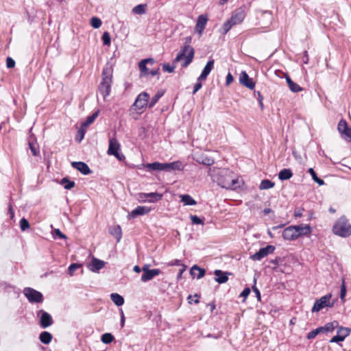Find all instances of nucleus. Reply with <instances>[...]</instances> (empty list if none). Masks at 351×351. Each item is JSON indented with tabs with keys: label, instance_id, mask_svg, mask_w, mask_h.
Wrapping results in <instances>:
<instances>
[{
	"label": "nucleus",
	"instance_id": "b1692460",
	"mask_svg": "<svg viewBox=\"0 0 351 351\" xmlns=\"http://www.w3.org/2000/svg\"><path fill=\"white\" fill-rule=\"evenodd\" d=\"M167 167L168 172L175 170L181 171L183 169L182 162L180 160L174 161L169 163L167 162Z\"/></svg>",
	"mask_w": 351,
	"mask_h": 351
},
{
	"label": "nucleus",
	"instance_id": "412c9836",
	"mask_svg": "<svg viewBox=\"0 0 351 351\" xmlns=\"http://www.w3.org/2000/svg\"><path fill=\"white\" fill-rule=\"evenodd\" d=\"M105 265V262L97 259L96 258H93L91 263L88 265V268L90 271L93 272H97L100 269H101Z\"/></svg>",
	"mask_w": 351,
	"mask_h": 351
},
{
	"label": "nucleus",
	"instance_id": "4c0bfd02",
	"mask_svg": "<svg viewBox=\"0 0 351 351\" xmlns=\"http://www.w3.org/2000/svg\"><path fill=\"white\" fill-rule=\"evenodd\" d=\"M308 172L311 174L313 180L314 182L317 183L319 185H323L324 184V181L322 180L321 178H318L315 171L313 170V168H309L308 170Z\"/></svg>",
	"mask_w": 351,
	"mask_h": 351
},
{
	"label": "nucleus",
	"instance_id": "58836bf2",
	"mask_svg": "<svg viewBox=\"0 0 351 351\" xmlns=\"http://www.w3.org/2000/svg\"><path fill=\"white\" fill-rule=\"evenodd\" d=\"M320 333H323V330L321 326L309 332L307 335V338L308 339H313Z\"/></svg>",
	"mask_w": 351,
	"mask_h": 351
},
{
	"label": "nucleus",
	"instance_id": "72a5a7b5",
	"mask_svg": "<svg viewBox=\"0 0 351 351\" xmlns=\"http://www.w3.org/2000/svg\"><path fill=\"white\" fill-rule=\"evenodd\" d=\"M214 63L215 60L213 59L209 60L206 66H204L202 73L208 77V75H209V73L214 67Z\"/></svg>",
	"mask_w": 351,
	"mask_h": 351
},
{
	"label": "nucleus",
	"instance_id": "774afa93",
	"mask_svg": "<svg viewBox=\"0 0 351 351\" xmlns=\"http://www.w3.org/2000/svg\"><path fill=\"white\" fill-rule=\"evenodd\" d=\"M233 77L232 75H231L230 73H228L227 76H226V84L227 85H229L232 82H233Z\"/></svg>",
	"mask_w": 351,
	"mask_h": 351
},
{
	"label": "nucleus",
	"instance_id": "aec40b11",
	"mask_svg": "<svg viewBox=\"0 0 351 351\" xmlns=\"http://www.w3.org/2000/svg\"><path fill=\"white\" fill-rule=\"evenodd\" d=\"M214 274L215 276V281L219 284H223L228 281V275L231 274L229 272H225L219 269H216L214 271Z\"/></svg>",
	"mask_w": 351,
	"mask_h": 351
},
{
	"label": "nucleus",
	"instance_id": "a18cd8bd",
	"mask_svg": "<svg viewBox=\"0 0 351 351\" xmlns=\"http://www.w3.org/2000/svg\"><path fill=\"white\" fill-rule=\"evenodd\" d=\"M20 228L22 231H25L29 228V223L25 218H22L20 220Z\"/></svg>",
	"mask_w": 351,
	"mask_h": 351
},
{
	"label": "nucleus",
	"instance_id": "a19ab883",
	"mask_svg": "<svg viewBox=\"0 0 351 351\" xmlns=\"http://www.w3.org/2000/svg\"><path fill=\"white\" fill-rule=\"evenodd\" d=\"M101 341L104 343H110L114 339V336L111 333H105L101 336Z\"/></svg>",
	"mask_w": 351,
	"mask_h": 351
},
{
	"label": "nucleus",
	"instance_id": "0e129e2a",
	"mask_svg": "<svg viewBox=\"0 0 351 351\" xmlns=\"http://www.w3.org/2000/svg\"><path fill=\"white\" fill-rule=\"evenodd\" d=\"M202 86V82H197L193 88V94H195Z\"/></svg>",
	"mask_w": 351,
	"mask_h": 351
},
{
	"label": "nucleus",
	"instance_id": "4be33fe9",
	"mask_svg": "<svg viewBox=\"0 0 351 351\" xmlns=\"http://www.w3.org/2000/svg\"><path fill=\"white\" fill-rule=\"evenodd\" d=\"M190 274L193 278L196 276L197 279H200L204 276L206 271L195 265L191 268Z\"/></svg>",
	"mask_w": 351,
	"mask_h": 351
},
{
	"label": "nucleus",
	"instance_id": "39448f33",
	"mask_svg": "<svg viewBox=\"0 0 351 351\" xmlns=\"http://www.w3.org/2000/svg\"><path fill=\"white\" fill-rule=\"evenodd\" d=\"M333 233L341 237H348L351 235V225L348 219L343 217L339 218L332 227Z\"/></svg>",
	"mask_w": 351,
	"mask_h": 351
},
{
	"label": "nucleus",
	"instance_id": "f3484780",
	"mask_svg": "<svg viewBox=\"0 0 351 351\" xmlns=\"http://www.w3.org/2000/svg\"><path fill=\"white\" fill-rule=\"evenodd\" d=\"M71 166L83 175H88L91 173V170L88 165L84 162H73Z\"/></svg>",
	"mask_w": 351,
	"mask_h": 351
},
{
	"label": "nucleus",
	"instance_id": "6e6d98bb",
	"mask_svg": "<svg viewBox=\"0 0 351 351\" xmlns=\"http://www.w3.org/2000/svg\"><path fill=\"white\" fill-rule=\"evenodd\" d=\"M6 66L9 69L14 67L15 61L12 58L8 57L6 59Z\"/></svg>",
	"mask_w": 351,
	"mask_h": 351
},
{
	"label": "nucleus",
	"instance_id": "864d4df0",
	"mask_svg": "<svg viewBox=\"0 0 351 351\" xmlns=\"http://www.w3.org/2000/svg\"><path fill=\"white\" fill-rule=\"evenodd\" d=\"M138 199L143 202H148V193H138Z\"/></svg>",
	"mask_w": 351,
	"mask_h": 351
},
{
	"label": "nucleus",
	"instance_id": "4468645a",
	"mask_svg": "<svg viewBox=\"0 0 351 351\" xmlns=\"http://www.w3.org/2000/svg\"><path fill=\"white\" fill-rule=\"evenodd\" d=\"M351 332V329L345 327H340L337 331V335L334 336L330 341V343H338L343 341Z\"/></svg>",
	"mask_w": 351,
	"mask_h": 351
},
{
	"label": "nucleus",
	"instance_id": "6ab92c4d",
	"mask_svg": "<svg viewBox=\"0 0 351 351\" xmlns=\"http://www.w3.org/2000/svg\"><path fill=\"white\" fill-rule=\"evenodd\" d=\"M207 21L208 19L206 16L201 14L198 16L197 23L195 25V30L198 32L199 36L202 34L203 31L205 29L206 25L207 23Z\"/></svg>",
	"mask_w": 351,
	"mask_h": 351
},
{
	"label": "nucleus",
	"instance_id": "13d9d810",
	"mask_svg": "<svg viewBox=\"0 0 351 351\" xmlns=\"http://www.w3.org/2000/svg\"><path fill=\"white\" fill-rule=\"evenodd\" d=\"M256 94H257V99L258 101L260 108L261 110H263V108H264V105H263V97L260 92H257Z\"/></svg>",
	"mask_w": 351,
	"mask_h": 351
},
{
	"label": "nucleus",
	"instance_id": "bf43d9fd",
	"mask_svg": "<svg viewBox=\"0 0 351 351\" xmlns=\"http://www.w3.org/2000/svg\"><path fill=\"white\" fill-rule=\"evenodd\" d=\"M182 265H183V264L182 263V261L179 259H174L167 263L168 266H174V265L182 266Z\"/></svg>",
	"mask_w": 351,
	"mask_h": 351
},
{
	"label": "nucleus",
	"instance_id": "79ce46f5",
	"mask_svg": "<svg viewBox=\"0 0 351 351\" xmlns=\"http://www.w3.org/2000/svg\"><path fill=\"white\" fill-rule=\"evenodd\" d=\"M102 24L101 20L96 16L92 17L90 19V25L93 27L97 29L101 27Z\"/></svg>",
	"mask_w": 351,
	"mask_h": 351
},
{
	"label": "nucleus",
	"instance_id": "f704fd0d",
	"mask_svg": "<svg viewBox=\"0 0 351 351\" xmlns=\"http://www.w3.org/2000/svg\"><path fill=\"white\" fill-rule=\"evenodd\" d=\"M60 184H62L65 189L70 190L75 186V183L69 180L68 178H63L60 181Z\"/></svg>",
	"mask_w": 351,
	"mask_h": 351
},
{
	"label": "nucleus",
	"instance_id": "5fc2aeb1",
	"mask_svg": "<svg viewBox=\"0 0 351 351\" xmlns=\"http://www.w3.org/2000/svg\"><path fill=\"white\" fill-rule=\"evenodd\" d=\"M343 137L351 142V128H349L341 134Z\"/></svg>",
	"mask_w": 351,
	"mask_h": 351
},
{
	"label": "nucleus",
	"instance_id": "5701e85b",
	"mask_svg": "<svg viewBox=\"0 0 351 351\" xmlns=\"http://www.w3.org/2000/svg\"><path fill=\"white\" fill-rule=\"evenodd\" d=\"M245 15L243 12H235L229 19L232 22V25H237L241 23L244 19Z\"/></svg>",
	"mask_w": 351,
	"mask_h": 351
},
{
	"label": "nucleus",
	"instance_id": "69168bd1",
	"mask_svg": "<svg viewBox=\"0 0 351 351\" xmlns=\"http://www.w3.org/2000/svg\"><path fill=\"white\" fill-rule=\"evenodd\" d=\"M182 268L180 270L177 279L179 280L182 278V274L185 271L186 269V266L185 265H182Z\"/></svg>",
	"mask_w": 351,
	"mask_h": 351
},
{
	"label": "nucleus",
	"instance_id": "4d7b16f0",
	"mask_svg": "<svg viewBox=\"0 0 351 351\" xmlns=\"http://www.w3.org/2000/svg\"><path fill=\"white\" fill-rule=\"evenodd\" d=\"M54 237L55 238L58 237L59 239H66L65 234H64L59 229H56L54 230Z\"/></svg>",
	"mask_w": 351,
	"mask_h": 351
},
{
	"label": "nucleus",
	"instance_id": "3c124183",
	"mask_svg": "<svg viewBox=\"0 0 351 351\" xmlns=\"http://www.w3.org/2000/svg\"><path fill=\"white\" fill-rule=\"evenodd\" d=\"M29 146L32 154L35 156H38L39 149L36 147V145L33 143H29Z\"/></svg>",
	"mask_w": 351,
	"mask_h": 351
},
{
	"label": "nucleus",
	"instance_id": "ea45409f",
	"mask_svg": "<svg viewBox=\"0 0 351 351\" xmlns=\"http://www.w3.org/2000/svg\"><path fill=\"white\" fill-rule=\"evenodd\" d=\"M348 128V123L344 119H341L338 123V131L342 134Z\"/></svg>",
	"mask_w": 351,
	"mask_h": 351
},
{
	"label": "nucleus",
	"instance_id": "338daca9",
	"mask_svg": "<svg viewBox=\"0 0 351 351\" xmlns=\"http://www.w3.org/2000/svg\"><path fill=\"white\" fill-rule=\"evenodd\" d=\"M346 289L344 284H343L341 287V293H340L341 299L343 300L344 298V297L346 295Z\"/></svg>",
	"mask_w": 351,
	"mask_h": 351
},
{
	"label": "nucleus",
	"instance_id": "1a4fd4ad",
	"mask_svg": "<svg viewBox=\"0 0 351 351\" xmlns=\"http://www.w3.org/2000/svg\"><path fill=\"white\" fill-rule=\"evenodd\" d=\"M37 317L39 318V324L42 328H46L53 324L51 315L44 310H39L37 312Z\"/></svg>",
	"mask_w": 351,
	"mask_h": 351
},
{
	"label": "nucleus",
	"instance_id": "680f3d73",
	"mask_svg": "<svg viewBox=\"0 0 351 351\" xmlns=\"http://www.w3.org/2000/svg\"><path fill=\"white\" fill-rule=\"evenodd\" d=\"M252 290L255 293L256 297L257 298L258 300L261 301V292L258 290V289L256 286H253Z\"/></svg>",
	"mask_w": 351,
	"mask_h": 351
},
{
	"label": "nucleus",
	"instance_id": "a878e982",
	"mask_svg": "<svg viewBox=\"0 0 351 351\" xmlns=\"http://www.w3.org/2000/svg\"><path fill=\"white\" fill-rule=\"evenodd\" d=\"M293 176V173L289 169H283L278 173V178L280 180H286L290 179Z\"/></svg>",
	"mask_w": 351,
	"mask_h": 351
},
{
	"label": "nucleus",
	"instance_id": "423d86ee",
	"mask_svg": "<svg viewBox=\"0 0 351 351\" xmlns=\"http://www.w3.org/2000/svg\"><path fill=\"white\" fill-rule=\"evenodd\" d=\"M331 294H326L318 300H316L312 308V312H318L325 307H332L335 302H331Z\"/></svg>",
	"mask_w": 351,
	"mask_h": 351
},
{
	"label": "nucleus",
	"instance_id": "c9c22d12",
	"mask_svg": "<svg viewBox=\"0 0 351 351\" xmlns=\"http://www.w3.org/2000/svg\"><path fill=\"white\" fill-rule=\"evenodd\" d=\"M110 232L111 234L114 235L116 237L118 242L121 240L122 234L121 229L119 226L111 228L110 229Z\"/></svg>",
	"mask_w": 351,
	"mask_h": 351
},
{
	"label": "nucleus",
	"instance_id": "c85d7f7f",
	"mask_svg": "<svg viewBox=\"0 0 351 351\" xmlns=\"http://www.w3.org/2000/svg\"><path fill=\"white\" fill-rule=\"evenodd\" d=\"M164 95V91L162 90H158L154 96L152 97L149 101V108H152L156 103L158 101V100L162 97Z\"/></svg>",
	"mask_w": 351,
	"mask_h": 351
},
{
	"label": "nucleus",
	"instance_id": "49530a36",
	"mask_svg": "<svg viewBox=\"0 0 351 351\" xmlns=\"http://www.w3.org/2000/svg\"><path fill=\"white\" fill-rule=\"evenodd\" d=\"M146 167L147 169L153 170V171H159V169H160V162H152V163H147L146 165Z\"/></svg>",
	"mask_w": 351,
	"mask_h": 351
},
{
	"label": "nucleus",
	"instance_id": "9b49d317",
	"mask_svg": "<svg viewBox=\"0 0 351 351\" xmlns=\"http://www.w3.org/2000/svg\"><path fill=\"white\" fill-rule=\"evenodd\" d=\"M143 274L141 276V280L142 282H147L152 280L155 276H158L161 271L159 269H149V265H145L142 267Z\"/></svg>",
	"mask_w": 351,
	"mask_h": 351
},
{
	"label": "nucleus",
	"instance_id": "de8ad7c7",
	"mask_svg": "<svg viewBox=\"0 0 351 351\" xmlns=\"http://www.w3.org/2000/svg\"><path fill=\"white\" fill-rule=\"evenodd\" d=\"M190 219L192 221V223L193 224H197V225H199V224H201V225H203L204 224V221L200 219L199 217H197V215H190Z\"/></svg>",
	"mask_w": 351,
	"mask_h": 351
},
{
	"label": "nucleus",
	"instance_id": "7c9ffc66",
	"mask_svg": "<svg viewBox=\"0 0 351 351\" xmlns=\"http://www.w3.org/2000/svg\"><path fill=\"white\" fill-rule=\"evenodd\" d=\"M99 113V110L95 111L94 113H93L91 115L88 116L86 121L82 124V127L86 128L90 124L93 123V121L96 119V118L98 117Z\"/></svg>",
	"mask_w": 351,
	"mask_h": 351
},
{
	"label": "nucleus",
	"instance_id": "f03ea898",
	"mask_svg": "<svg viewBox=\"0 0 351 351\" xmlns=\"http://www.w3.org/2000/svg\"><path fill=\"white\" fill-rule=\"evenodd\" d=\"M186 41L180 51L178 52L177 56L173 61V63L181 62V66L183 68L187 67L193 61L194 58L195 50L190 46L189 43L191 40V38H187Z\"/></svg>",
	"mask_w": 351,
	"mask_h": 351
},
{
	"label": "nucleus",
	"instance_id": "20e7f679",
	"mask_svg": "<svg viewBox=\"0 0 351 351\" xmlns=\"http://www.w3.org/2000/svg\"><path fill=\"white\" fill-rule=\"evenodd\" d=\"M217 182L220 186L226 189L234 190L239 187L238 180L228 169H224L219 171Z\"/></svg>",
	"mask_w": 351,
	"mask_h": 351
},
{
	"label": "nucleus",
	"instance_id": "c03bdc74",
	"mask_svg": "<svg viewBox=\"0 0 351 351\" xmlns=\"http://www.w3.org/2000/svg\"><path fill=\"white\" fill-rule=\"evenodd\" d=\"M232 26H234V25H232V22L228 19L222 26L223 34H227Z\"/></svg>",
	"mask_w": 351,
	"mask_h": 351
},
{
	"label": "nucleus",
	"instance_id": "473e14b6",
	"mask_svg": "<svg viewBox=\"0 0 351 351\" xmlns=\"http://www.w3.org/2000/svg\"><path fill=\"white\" fill-rule=\"evenodd\" d=\"M339 324L337 321H334L332 322H329L325 324L324 326H321L323 330V332H332L335 330V328L338 326Z\"/></svg>",
	"mask_w": 351,
	"mask_h": 351
},
{
	"label": "nucleus",
	"instance_id": "e433bc0d",
	"mask_svg": "<svg viewBox=\"0 0 351 351\" xmlns=\"http://www.w3.org/2000/svg\"><path fill=\"white\" fill-rule=\"evenodd\" d=\"M274 182H271L269 180L265 179L261 181L259 189L261 190H266L271 189L274 186Z\"/></svg>",
	"mask_w": 351,
	"mask_h": 351
},
{
	"label": "nucleus",
	"instance_id": "603ef678",
	"mask_svg": "<svg viewBox=\"0 0 351 351\" xmlns=\"http://www.w3.org/2000/svg\"><path fill=\"white\" fill-rule=\"evenodd\" d=\"M175 68L176 66H171L169 64H164L162 65V69L165 72L173 73L174 71Z\"/></svg>",
	"mask_w": 351,
	"mask_h": 351
},
{
	"label": "nucleus",
	"instance_id": "2f4dec72",
	"mask_svg": "<svg viewBox=\"0 0 351 351\" xmlns=\"http://www.w3.org/2000/svg\"><path fill=\"white\" fill-rule=\"evenodd\" d=\"M162 197V194L156 192L148 193V202L154 203L160 201Z\"/></svg>",
	"mask_w": 351,
	"mask_h": 351
},
{
	"label": "nucleus",
	"instance_id": "09e8293b",
	"mask_svg": "<svg viewBox=\"0 0 351 351\" xmlns=\"http://www.w3.org/2000/svg\"><path fill=\"white\" fill-rule=\"evenodd\" d=\"M80 265L77 263H72L69 265L68 268V272L70 276H73V273L79 268L80 267Z\"/></svg>",
	"mask_w": 351,
	"mask_h": 351
},
{
	"label": "nucleus",
	"instance_id": "9d476101",
	"mask_svg": "<svg viewBox=\"0 0 351 351\" xmlns=\"http://www.w3.org/2000/svg\"><path fill=\"white\" fill-rule=\"evenodd\" d=\"M119 143L115 138H111L109 140V147L107 152L108 154L114 156L119 160H121L124 158V156L119 152Z\"/></svg>",
	"mask_w": 351,
	"mask_h": 351
},
{
	"label": "nucleus",
	"instance_id": "cd10ccee",
	"mask_svg": "<svg viewBox=\"0 0 351 351\" xmlns=\"http://www.w3.org/2000/svg\"><path fill=\"white\" fill-rule=\"evenodd\" d=\"M180 197L181 202H182L184 205L193 206L197 204L196 201L188 194L182 195Z\"/></svg>",
	"mask_w": 351,
	"mask_h": 351
},
{
	"label": "nucleus",
	"instance_id": "052dcab7",
	"mask_svg": "<svg viewBox=\"0 0 351 351\" xmlns=\"http://www.w3.org/2000/svg\"><path fill=\"white\" fill-rule=\"evenodd\" d=\"M250 293V289L249 287L245 288L240 294V297L246 298Z\"/></svg>",
	"mask_w": 351,
	"mask_h": 351
},
{
	"label": "nucleus",
	"instance_id": "37998d69",
	"mask_svg": "<svg viewBox=\"0 0 351 351\" xmlns=\"http://www.w3.org/2000/svg\"><path fill=\"white\" fill-rule=\"evenodd\" d=\"M102 41L104 45L109 46L111 43L110 34L107 32H105L102 35Z\"/></svg>",
	"mask_w": 351,
	"mask_h": 351
},
{
	"label": "nucleus",
	"instance_id": "7ed1b4c3",
	"mask_svg": "<svg viewBox=\"0 0 351 351\" xmlns=\"http://www.w3.org/2000/svg\"><path fill=\"white\" fill-rule=\"evenodd\" d=\"M310 233L309 225L290 226L282 231V237L287 241H294L301 236H306Z\"/></svg>",
	"mask_w": 351,
	"mask_h": 351
},
{
	"label": "nucleus",
	"instance_id": "f257e3e1",
	"mask_svg": "<svg viewBox=\"0 0 351 351\" xmlns=\"http://www.w3.org/2000/svg\"><path fill=\"white\" fill-rule=\"evenodd\" d=\"M113 69L108 64L103 69L101 81L98 86L99 93L104 99L110 95L112 82Z\"/></svg>",
	"mask_w": 351,
	"mask_h": 351
},
{
	"label": "nucleus",
	"instance_id": "c756f323",
	"mask_svg": "<svg viewBox=\"0 0 351 351\" xmlns=\"http://www.w3.org/2000/svg\"><path fill=\"white\" fill-rule=\"evenodd\" d=\"M147 5L146 4H138L132 8V13L134 14H144L146 13Z\"/></svg>",
	"mask_w": 351,
	"mask_h": 351
},
{
	"label": "nucleus",
	"instance_id": "a211bd4d",
	"mask_svg": "<svg viewBox=\"0 0 351 351\" xmlns=\"http://www.w3.org/2000/svg\"><path fill=\"white\" fill-rule=\"evenodd\" d=\"M151 210L152 209L149 207L138 206L131 211V213L129 214V216H130L132 218H135L140 215L148 214L151 211Z\"/></svg>",
	"mask_w": 351,
	"mask_h": 351
},
{
	"label": "nucleus",
	"instance_id": "2eb2a0df",
	"mask_svg": "<svg viewBox=\"0 0 351 351\" xmlns=\"http://www.w3.org/2000/svg\"><path fill=\"white\" fill-rule=\"evenodd\" d=\"M239 82L241 84L250 88V90L254 89L255 87V83L254 82L253 80L249 77L245 71L241 72L239 77Z\"/></svg>",
	"mask_w": 351,
	"mask_h": 351
},
{
	"label": "nucleus",
	"instance_id": "bb28decb",
	"mask_svg": "<svg viewBox=\"0 0 351 351\" xmlns=\"http://www.w3.org/2000/svg\"><path fill=\"white\" fill-rule=\"evenodd\" d=\"M110 299L117 306H121L124 304V298L123 296L117 293L110 294Z\"/></svg>",
	"mask_w": 351,
	"mask_h": 351
},
{
	"label": "nucleus",
	"instance_id": "ddd939ff",
	"mask_svg": "<svg viewBox=\"0 0 351 351\" xmlns=\"http://www.w3.org/2000/svg\"><path fill=\"white\" fill-rule=\"evenodd\" d=\"M155 63L154 58H149L142 60L138 63V68L141 71V75L142 77H147L149 75V68L147 65L152 66Z\"/></svg>",
	"mask_w": 351,
	"mask_h": 351
},
{
	"label": "nucleus",
	"instance_id": "dca6fc26",
	"mask_svg": "<svg viewBox=\"0 0 351 351\" xmlns=\"http://www.w3.org/2000/svg\"><path fill=\"white\" fill-rule=\"evenodd\" d=\"M194 159L199 164H202V165H204L206 166H211L215 162L214 159L213 158L208 156L206 154L196 155Z\"/></svg>",
	"mask_w": 351,
	"mask_h": 351
},
{
	"label": "nucleus",
	"instance_id": "393cba45",
	"mask_svg": "<svg viewBox=\"0 0 351 351\" xmlns=\"http://www.w3.org/2000/svg\"><path fill=\"white\" fill-rule=\"evenodd\" d=\"M52 338V335L47 331H43L39 335L40 341L44 344H49L51 341Z\"/></svg>",
	"mask_w": 351,
	"mask_h": 351
},
{
	"label": "nucleus",
	"instance_id": "6e6552de",
	"mask_svg": "<svg viewBox=\"0 0 351 351\" xmlns=\"http://www.w3.org/2000/svg\"><path fill=\"white\" fill-rule=\"evenodd\" d=\"M149 95L147 92H142L136 97L133 106L137 111H143L147 107L149 108Z\"/></svg>",
	"mask_w": 351,
	"mask_h": 351
},
{
	"label": "nucleus",
	"instance_id": "e2e57ef3",
	"mask_svg": "<svg viewBox=\"0 0 351 351\" xmlns=\"http://www.w3.org/2000/svg\"><path fill=\"white\" fill-rule=\"evenodd\" d=\"M302 211H303V209L300 208H298L295 209V210H294V216L296 218L302 217Z\"/></svg>",
	"mask_w": 351,
	"mask_h": 351
},
{
	"label": "nucleus",
	"instance_id": "0eeeda50",
	"mask_svg": "<svg viewBox=\"0 0 351 351\" xmlns=\"http://www.w3.org/2000/svg\"><path fill=\"white\" fill-rule=\"evenodd\" d=\"M23 294L30 303H42L44 300L42 293L31 287L25 288Z\"/></svg>",
	"mask_w": 351,
	"mask_h": 351
},
{
	"label": "nucleus",
	"instance_id": "f8f14e48",
	"mask_svg": "<svg viewBox=\"0 0 351 351\" xmlns=\"http://www.w3.org/2000/svg\"><path fill=\"white\" fill-rule=\"evenodd\" d=\"M275 250V247L274 245H267L265 247L261 248L258 252L255 254L251 255L250 258L253 261H261L263 258L266 257L270 254H272Z\"/></svg>",
	"mask_w": 351,
	"mask_h": 351
},
{
	"label": "nucleus",
	"instance_id": "8fccbe9b",
	"mask_svg": "<svg viewBox=\"0 0 351 351\" xmlns=\"http://www.w3.org/2000/svg\"><path fill=\"white\" fill-rule=\"evenodd\" d=\"M289 88L293 93H298L300 90H302V88L294 82H293L292 83H291L290 85H289Z\"/></svg>",
	"mask_w": 351,
	"mask_h": 351
}]
</instances>
